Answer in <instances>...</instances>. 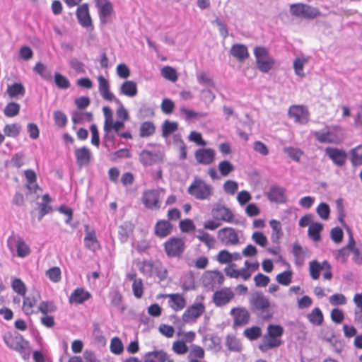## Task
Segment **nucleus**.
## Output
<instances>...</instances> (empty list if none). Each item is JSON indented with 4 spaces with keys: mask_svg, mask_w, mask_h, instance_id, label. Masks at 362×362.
I'll list each match as a JSON object with an SVG mask.
<instances>
[{
    "mask_svg": "<svg viewBox=\"0 0 362 362\" xmlns=\"http://www.w3.org/2000/svg\"><path fill=\"white\" fill-rule=\"evenodd\" d=\"M325 151L327 155L336 165L342 166L345 164L346 160V153L344 151L335 148L327 147L325 149Z\"/></svg>",
    "mask_w": 362,
    "mask_h": 362,
    "instance_id": "nucleus-27",
    "label": "nucleus"
},
{
    "mask_svg": "<svg viewBox=\"0 0 362 362\" xmlns=\"http://www.w3.org/2000/svg\"><path fill=\"white\" fill-rule=\"evenodd\" d=\"M95 4L100 23L106 24L110 22L111 16L114 13V8L111 1L110 0H95Z\"/></svg>",
    "mask_w": 362,
    "mask_h": 362,
    "instance_id": "nucleus-16",
    "label": "nucleus"
},
{
    "mask_svg": "<svg viewBox=\"0 0 362 362\" xmlns=\"http://www.w3.org/2000/svg\"><path fill=\"white\" fill-rule=\"evenodd\" d=\"M187 193L197 200H209L214 194V189L204 180L195 177L187 188Z\"/></svg>",
    "mask_w": 362,
    "mask_h": 362,
    "instance_id": "nucleus-2",
    "label": "nucleus"
},
{
    "mask_svg": "<svg viewBox=\"0 0 362 362\" xmlns=\"http://www.w3.org/2000/svg\"><path fill=\"white\" fill-rule=\"evenodd\" d=\"M164 251L168 257H180L185 250V241L183 238L173 236L163 243Z\"/></svg>",
    "mask_w": 362,
    "mask_h": 362,
    "instance_id": "nucleus-6",
    "label": "nucleus"
},
{
    "mask_svg": "<svg viewBox=\"0 0 362 362\" xmlns=\"http://www.w3.org/2000/svg\"><path fill=\"white\" fill-rule=\"evenodd\" d=\"M269 223L273 230L271 238L273 242H277L283 234L281 223L276 220H272Z\"/></svg>",
    "mask_w": 362,
    "mask_h": 362,
    "instance_id": "nucleus-54",
    "label": "nucleus"
},
{
    "mask_svg": "<svg viewBox=\"0 0 362 362\" xmlns=\"http://www.w3.org/2000/svg\"><path fill=\"white\" fill-rule=\"evenodd\" d=\"M293 278V272L291 270H286L276 276V281L283 286H288Z\"/></svg>",
    "mask_w": 362,
    "mask_h": 362,
    "instance_id": "nucleus-50",
    "label": "nucleus"
},
{
    "mask_svg": "<svg viewBox=\"0 0 362 362\" xmlns=\"http://www.w3.org/2000/svg\"><path fill=\"white\" fill-rule=\"evenodd\" d=\"M178 128V124L176 122L165 121L162 127V136L164 137L168 136L172 133L175 132Z\"/></svg>",
    "mask_w": 362,
    "mask_h": 362,
    "instance_id": "nucleus-61",
    "label": "nucleus"
},
{
    "mask_svg": "<svg viewBox=\"0 0 362 362\" xmlns=\"http://www.w3.org/2000/svg\"><path fill=\"white\" fill-rule=\"evenodd\" d=\"M75 156L78 166L87 165L90 161L91 153L90 150L86 147H81L75 150Z\"/></svg>",
    "mask_w": 362,
    "mask_h": 362,
    "instance_id": "nucleus-29",
    "label": "nucleus"
},
{
    "mask_svg": "<svg viewBox=\"0 0 362 362\" xmlns=\"http://www.w3.org/2000/svg\"><path fill=\"white\" fill-rule=\"evenodd\" d=\"M194 157L198 163L210 165L215 159V151L211 148H199L195 151Z\"/></svg>",
    "mask_w": 362,
    "mask_h": 362,
    "instance_id": "nucleus-25",
    "label": "nucleus"
},
{
    "mask_svg": "<svg viewBox=\"0 0 362 362\" xmlns=\"http://www.w3.org/2000/svg\"><path fill=\"white\" fill-rule=\"evenodd\" d=\"M6 93L11 98L17 96H23L25 95V88L21 83H14L12 85H8L7 87Z\"/></svg>",
    "mask_w": 362,
    "mask_h": 362,
    "instance_id": "nucleus-42",
    "label": "nucleus"
},
{
    "mask_svg": "<svg viewBox=\"0 0 362 362\" xmlns=\"http://www.w3.org/2000/svg\"><path fill=\"white\" fill-rule=\"evenodd\" d=\"M160 297L168 299V305L175 312L182 310L187 305V299L182 293L162 294Z\"/></svg>",
    "mask_w": 362,
    "mask_h": 362,
    "instance_id": "nucleus-19",
    "label": "nucleus"
},
{
    "mask_svg": "<svg viewBox=\"0 0 362 362\" xmlns=\"http://www.w3.org/2000/svg\"><path fill=\"white\" fill-rule=\"evenodd\" d=\"M254 308L259 311V315L264 320H269L272 317V313L269 310L270 303L262 294H257L251 301Z\"/></svg>",
    "mask_w": 362,
    "mask_h": 362,
    "instance_id": "nucleus-14",
    "label": "nucleus"
},
{
    "mask_svg": "<svg viewBox=\"0 0 362 362\" xmlns=\"http://www.w3.org/2000/svg\"><path fill=\"white\" fill-rule=\"evenodd\" d=\"M156 127L152 122H144L141 124L139 130L141 137H148L155 133Z\"/></svg>",
    "mask_w": 362,
    "mask_h": 362,
    "instance_id": "nucleus-45",
    "label": "nucleus"
},
{
    "mask_svg": "<svg viewBox=\"0 0 362 362\" xmlns=\"http://www.w3.org/2000/svg\"><path fill=\"white\" fill-rule=\"evenodd\" d=\"M309 322L314 325H321L323 322L324 317L321 310L319 308H314L307 315Z\"/></svg>",
    "mask_w": 362,
    "mask_h": 362,
    "instance_id": "nucleus-43",
    "label": "nucleus"
},
{
    "mask_svg": "<svg viewBox=\"0 0 362 362\" xmlns=\"http://www.w3.org/2000/svg\"><path fill=\"white\" fill-rule=\"evenodd\" d=\"M139 160L145 166L153 165L155 161V155L147 150H144L139 154Z\"/></svg>",
    "mask_w": 362,
    "mask_h": 362,
    "instance_id": "nucleus-51",
    "label": "nucleus"
},
{
    "mask_svg": "<svg viewBox=\"0 0 362 362\" xmlns=\"http://www.w3.org/2000/svg\"><path fill=\"white\" fill-rule=\"evenodd\" d=\"M308 250L303 249L298 243H294L292 252L295 257V263L302 265L304 262Z\"/></svg>",
    "mask_w": 362,
    "mask_h": 362,
    "instance_id": "nucleus-38",
    "label": "nucleus"
},
{
    "mask_svg": "<svg viewBox=\"0 0 362 362\" xmlns=\"http://www.w3.org/2000/svg\"><path fill=\"white\" fill-rule=\"evenodd\" d=\"M234 296V293L230 288L224 287L214 293L213 302L216 306L221 307L228 304Z\"/></svg>",
    "mask_w": 362,
    "mask_h": 362,
    "instance_id": "nucleus-21",
    "label": "nucleus"
},
{
    "mask_svg": "<svg viewBox=\"0 0 362 362\" xmlns=\"http://www.w3.org/2000/svg\"><path fill=\"white\" fill-rule=\"evenodd\" d=\"M243 334L248 339L251 341L256 340L261 337L262 329L258 326H252L245 329Z\"/></svg>",
    "mask_w": 362,
    "mask_h": 362,
    "instance_id": "nucleus-49",
    "label": "nucleus"
},
{
    "mask_svg": "<svg viewBox=\"0 0 362 362\" xmlns=\"http://www.w3.org/2000/svg\"><path fill=\"white\" fill-rule=\"evenodd\" d=\"M57 307L52 300L41 301L37 306V311L42 315H47L54 313Z\"/></svg>",
    "mask_w": 362,
    "mask_h": 362,
    "instance_id": "nucleus-41",
    "label": "nucleus"
},
{
    "mask_svg": "<svg viewBox=\"0 0 362 362\" xmlns=\"http://www.w3.org/2000/svg\"><path fill=\"white\" fill-rule=\"evenodd\" d=\"M119 94L133 98L138 93L136 83L133 81H125L120 86Z\"/></svg>",
    "mask_w": 362,
    "mask_h": 362,
    "instance_id": "nucleus-33",
    "label": "nucleus"
},
{
    "mask_svg": "<svg viewBox=\"0 0 362 362\" xmlns=\"http://www.w3.org/2000/svg\"><path fill=\"white\" fill-rule=\"evenodd\" d=\"M163 189H147L142 193L141 201L146 208L151 210H159L161 207L162 199L160 192Z\"/></svg>",
    "mask_w": 362,
    "mask_h": 362,
    "instance_id": "nucleus-11",
    "label": "nucleus"
},
{
    "mask_svg": "<svg viewBox=\"0 0 362 362\" xmlns=\"http://www.w3.org/2000/svg\"><path fill=\"white\" fill-rule=\"evenodd\" d=\"M321 271H324L323 277L325 279H332V267L327 260L323 261L322 263L317 260H313L309 262V273L313 280H317L320 278Z\"/></svg>",
    "mask_w": 362,
    "mask_h": 362,
    "instance_id": "nucleus-8",
    "label": "nucleus"
},
{
    "mask_svg": "<svg viewBox=\"0 0 362 362\" xmlns=\"http://www.w3.org/2000/svg\"><path fill=\"white\" fill-rule=\"evenodd\" d=\"M288 115L295 122L305 124L309 121L310 112L304 105H293L289 107Z\"/></svg>",
    "mask_w": 362,
    "mask_h": 362,
    "instance_id": "nucleus-17",
    "label": "nucleus"
},
{
    "mask_svg": "<svg viewBox=\"0 0 362 362\" xmlns=\"http://www.w3.org/2000/svg\"><path fill=\"white\" fill-rule=\"evenodd\" d=\"M205 311L204 303L202 302L194 303L184 311L182 315V320L185 324H194Z\"/></svg>",
    "mask_w": 362,
    "mask_h": 362,
    "instance_id": "nucleus-9",
    "label": "nucleus"
},
{
    "mask_svg": "<svg viewBox=\"0 0 362 362\" xmlns=\"http://www.w3.org/2000/svg\"><path fill=\"white\" fill-rule=\"evenodd\" d=\"M204 288L208 291H214L220 288L225 281L222 272L218 269L205 271L201 278Z\"/></svg>",
    "mask_w": 362,
    "mask_h": 362,
    "instance_id": "nucleus-3",
    "label": "nucleus"
},
{
    "mask_svg": "<svg viewBox=\"0 0 362 362\" xmlns=\"http://www.w3.org/2000/svg\"><path fill=\"white\" fill-rule=\"evenodd\" d=\"M54 82L56 86L61 89H67L70 87L69 79L59 73L54 74Z\"/></svg>",
    "mask_w": 362,
    "mask_h": 362,
    "instance_id": "nucleus-63",
    "label": "nucleus"
},
{
    "mask_svg": "<svg viewBox=\"0 0 362 362\" xmlns=\"http://www.w3.org/2000/svg\"><path fill=\"white\" fill-rule=\"evenodd\" d=\"M172 350L178 355H183L187 353L188 346L184 341L177 340L173 343Z\"/></svg>",
    "mask_w": 362,
    "mask_h": 362,
    "instance_id": "nucleus-64",
    "label": "nucleus"
},
{
    "mask_svg": "<svg viewBox=\"0 0 362 362\" xmlns=\"http://www.w3.org/2000/svg\"><path fill=\"white\" fill-rule=\"evenodd\" d=\"M161 74L165 79L172 82L177 81L178 76L176 70L170 66H164L161 69Z\"/></svg>",
    "mask_w": 362,
    "mask_h": 362,
    "instance_id": "nucleus-58",
    "label": "nucleus"
},
{
    "mask_svg": "<svg viewBox=\"0 0 362 362\" xmlns=\"http://www.w3.org/2000/svg\"><path fill=\"white\" fill-rule=\"evenodd\" d=\"M21 106L18 103H8L4 110V115L8 117H13L19 114Z\"/></svg>",
    "mask_w": 362,
    "mask_h": 362,
    "instance_id": "nucleus-53",
    "label": "nucleus"
},
{
    "mask_svg": "<svg viewBox=\"0 0 362 362\" xmlns=\"http://www.w3.org/2000/svg\"><path fill=\"white\" fill-rule=\"evenodd\" d=\"M7 245L13 252L16 251L19 257H25L30 254V248L24 240L18 235H11L7 240Z\"/></svg>",
    "mask_w": 362,
    "mask_h": 362,
    "instance_id": "nucleus-12",
    "label": "nucleus"
},
{
    "mask_svg": "<svg viewBox=\"0 0 362 362\" xmlns=\"http://www.w3.org/2000/svg\"><path fill=\"white\" fill-rule=\"evenodd\" d=\"M24 175L27 181L26 187L30 192L36 193L37 189L41 190L38 185L36 183L37 175L33 170H25L24 171Z\"/></svg>",
    "mask_w": 362,
    "mask_h": 362,
    "instance_id": "nucleus-35",
    "label": "nucleus"
},
{
    "mask_svg": "<svg viewBox=\"0 0 362 362\" xmlns=\"http://www.w3.org/2000/svg\"><path fill=\"white\" fill-rule=\"evenodd\" d=\"M214 217L218 221H223L226 223H234L235 217L228 208L221 206L212 210Z\"/></svg>",
    "mask_w": 362,
    "mask_h": 362,
    "instance_id": "nucleus-26",
    "label": "nucleus"
},
{
    "mask_svg": "<svg viewBox=\"0 0 362 362\" xmlns=\"http://www.w3.org/2000/svg\"><path fill=\"white\" fill-rule=\"evenodd\" d=\"M98 83L99 93L105 100L115 101L120 105V107L117 110L116 114L119 119L123 121L129 119V114L125 107L122 105L121 102L115 97L114 94L110 90V84L109 81L103 75H99L97 77Z\"/></svg>",
    "mask_w": 362,
    "mask_h": 362,
    "instance_id": "nucleus-1",
    "label": "nucleus"
},
{
    "mask_svg": "<svg viewBox=\"0 0 362 362\" xmlns=\"http://www.w3.org/2000/svg\"><path fill=\"white\" fill-rule=\"evenodd\" d=\"M140 271L144 274L156 275L160 281L165 280L168 276L167 269L159 261L154 262L151 260H144Z\"/></svg>",
    "mask_w": 362,
    "mask_h": 362,
    "instance_id": "nucleus-7",
    "label": "nucleus"
},
{
    "mask_svg": "<svg viewBox=\"0 0 362 362\" xmlns=\"http://www.w3.org/2000/svg\"><path fill=\"white\" fill-rule=\"evenodd\" d=\"M291 14L296 18L312 20L321 16L318 8L304 3H295L290 5Z\"/></svg>",
    "mask_w": 362,
    "mask_h": 362,
    "instance_id": "nucleus-4",
    "label": "nucleus"
},
{
    "mask_svg": "<svg viewBox=\"0 0 362 362\" xmlns=\"http://www.w3.org/2000/svg\"><path fill=\"white\" fill-rule=\"evenodd\" d=\"M308 62V59L306 57H298L295 59L293 62V69L295 74L303 78L305 76V73L303 72L304 66Z\"/></svg>",
    "mask_w": 362,
    "mask_h": 362,
    "instance_id": "nucleus-46",
    "label": "nucleus"
},
{
    "mask_svg": "<svg viewBox=\"0 0 362 362\" xmlns=\"http://www.w3.org/2000/svg\"><path fill=\"white\" fill-rule=\"evenodd\" d=\"M46 276L53 283H58L62 279V272L59 267H53L46 271Z\"/></svg>",
    "mask_w": 362,
    "mask_h": 362,
    "instance_id": "nucleus-56",
    "label": "nucleus"
},
{
    "mask_svg": "<svg viewBox=\"0 0 362 362\" xmlns=\"http://www.w3.org/2000/svg\"><path fill=\"white\" fill-rule=\"evenodd\" d=\"M144 358V362H165L167 353L163 349L155 350L146 353Z\"/></svg>",
    "mask_w": 362,
    "mask_h": 362,
    "instance_id": "nucleus-34",
    "label": "nucleus"
},
{
    "mask_svg": "<svg viewBox=\"0 0 362 362\" xmlns=\"http://www.w3.org/2000/svg\"><path fill=\"white\" fill-rule=\"evenodd\" d=\"M351 161L354 165L362 164V146L359 145L351 151Z\"/></svg>",
    "mask_w": 362,
    "mask_h": 362,
    "instance_id": "nucleus-60",
    "label": "nucleus"
},
{
    "mask_svg": "<svg viewBox=\"0 0 362 362\" xmlns=\"http://www.w3.org/2000/svg\"><path fill=\"white\" fill-rule=\"evenodd\" d=\"M218 168L220 174L223 177L228 176L230 173H232L235 170L234 165L228 160L221 161L218 163Z\"/></svg>",
    "mask_w": 362,
    "mask_h": 362,
    "instance_id": "nucleus-62",
    "label": "nucleus"
},
{
    "mask_svg": "<svg viewBox=\"0 0 362 362\" xmlns=\"http://www.w3.org/2000/svg\"><path fill=\"white\" fill-rule=\"evenodd\" d=\"M84 244L86 248L92 251H96L100 249V244L97 239L94 230L86 231Z\"/></svg>",
    "mask_w": 362,
    "mask_h": 362,
    "instance_id": "nucleus-30",
    "label": "nucleus"
},
{
    "mask_svg": "<svg viewBox=\"0 0 362 362\" xmlns=\"http://www.w3.org/2000/svg\"><path fill=\"white\" fill-rule=\"evenodd\" d=\"M110 349L112 353L116 355H119L123 352L124 346L119 337H115L111 339Z\"/></svg>",
    "mask_w": 362,
    "mask_h": 362,
    "instance_id": "nucleus-59",
    "label": "nucleus"
},
{
    "mask_svg": "<svg viewBox=\"0 0 362 362\" xmlns=\"http://www.w3.org/2000/svg\"><path fill=\"white\" fill-rule=\"evenodd\" d=\"M226 344L228 349L233 351H240L242 345L240 340L235 336H228L226 338Z\"/></svg>",
    "mask_w": 362,
    "mask_h": 362,
    "instance_id": "nucleus-55",
    "label": "nucleus"
},
{
    "mask_svg": "<svg viewBox=\"0 0 362 362\" xmlns=\"http://www.w3.org/2000/svg\"><path fill=\"white\" fill-rule=\"evenodd\" d=\"M242 259L240 253L235 252L231 253L228 250H220L216 255V260L220 264H230L233 262L239 261Z\"/></svg>",
    "mask_w": 362,
    "mask_h": 362,
    "instance_id": "nucleus-24",
    "label": "nucleus"
},
{
    "mask_svg": "<svg viewBox=\"0 0 362 362\" xmlns=\"http://www.w3.org/2000/svg\"><path fill=\"white\" fill-rule=\"evenodd\" d=\"M314 135L317 140L321 143L338 144L341 142L344 136L339 127H333L326 132H315Z\"/></svg>",
    "mask_w": 362,
    "mask_h": 362,
    "instance_id": "nucleus-10",
    "label": "nucleus"
},
{
    "mask_svg": "<svg viewBox=\"0 0 362 362\" xmlns=\"http://www.w3.org/2000/svg\"><path fill=\"white\" fill-rule=\"evenodd\" d=\"M322 225L320 223H313L310 225L308 228V235L314 241H319L320 240V232L322 230Z\"/></svg>",
    "mask_w": 362,
    "mask_h": 362,
    "instance_id": "nucleus-47",
    "label": "nucleus"
},
{
    "mask_svg": "<svg viewBox=\"0 0 362 362\" xmlns=\"http://www.w3.org/2000/svg\"><path fill=\"white\" fill-rule=\"evenodd\" d=\"M205 357L204 349L197 344H192L187 356L188 361L204 359Z\"/></svg>",
    "mask_w": 362,
    "mask_h": 362,
    "instance_id": "nucleus-39",
    "label": "nucleus"
},
{
    "mask_svg": "<svg viewBox=\"0 0 362 362\" xmlns=\"http://www.w3.org/2000/svg\"><path fill=\"white\" fill-rule=\"evenodd\" d=\"M4 340L9 348L20 353L25 352L29 347L28 342L20 334L8 332L4 336Z\"/></svg>",
    "mask_w": 362,
    "mask_h": 362,
    "instance_id": "nucleus-15",
    "label": "nucleus"
},
{
    "mask_svg": "<svg viewBox=\"0 0 362 362\" xmlns=\"http://www.w3.org/2000/svg\"><path fill=\"white\" fill-rule=\"evenodd\" d=\"M76 14L78 21L81 26L84 28L93 26L88 4L85 3L79 6L76 10Z\"/></svg>",
    "mask_w": 362,
    "mask_h": 362,
    "instance_id": "nucleus-23",
    "label": "nucleus"
},
{
    "mask_svg": "<svg viewBox=\"0 0 362 362\" xmlns=\"http://www.w3.org/2000/svg\"><path fill=\"white\" fill-rule=\"evenodd\" d=\"M91 297L89 292L82 288H76L69 296L70 303L81 304Z\"/></svg>",
    "mask_w": 362,
    "mask_h": 362,
    "instance_id": "nucleus-31",
    "label": "nucleus"
},
{
    "mask_svg": "<svg viewBox=\"0 0 362 362\" xmlns=\"http://www.w3.org/2000/svg\"><path fill=\"white\" fill-rule=\"evenodd\" d=\"M230 315L233 320V327L234 329L246 325L250 319V312L243 307L233 308L230 310Z\"/></svg>",
    "mask_w": 362,
    "mask_h": 362,
    "instance_id": "nucleus-18",
    "label": "nucleus"
},
{
    "mask_svg": "<svg viewBox=\"0 0 362 362\" xmlns=\"http://www.w3.org/2000/svg\"><path fill=\"white\" fill-rule=\"evenodd\" d=\"M132 231L133 228L130 223H124L120 225L118 228V236L120 241L122 243L126 242Z\"/></svg>",
    "mask_w": 362,
    "mask_h": 362,
    "instance_id": "nucleus-44",
    "label": "nucleus"
},
{
    "mask_svg": "<svg viewBox=\"0 0 362 362\" xmlns=\"http://www.w3.org/2000/svg\"><path fill=\"white\" fill-rule=\"evenodd\" d=\"M33 69L44 79L50 80L52 78L50 71L48 70L47 67L40 62L36 63Z\"/></svg>",
    "mask_w": 362,
    "mask_h": 362,
    "instance_id": "nucleus-57",
    "label": "nucleus"
},
{
    "mask_svg": "<svg viewBox=\"0 0 362 362\" xmlns=\"http://www.w3.org/2000/svg\"><path fill=\"white\" fill-rule=\"evenodd\" d=\"M197 238L204 243L209 250L214 249L216 247V238L212 235L203 230H199Z\"/></svg>",
    "mask_w": 362,
    "mask_h": 362,
    "instance_id": "nucleus-36",
    "label": "nucleus"
},
{
    "mask_svg": "<svg viewBox=\"0 0 362 362\" xmlns=\"http://www.w3.org/2000/svg\"><path fill=\"white\" fill-rule=\"evenodd\" d=\"M173 224L166 219H158L153 227V233L156 237L163 239L169 236L173 230Z\"/></svg>",
    "mask_w": 362,
    "mask_h": 362,
    "instance_id": "nucleus-20",
    "label": "nucleus"
},
{
    "mask_svg": "<svg viewBox=\"0 0 362 362\" xmlns=\"http://www.w3.org/2000/svg\"><path fill=\"white\" fill-rule=\"evenodd\" d=\"M40 297L39 294H30L23 297L22 310L25 315L30 316L37 313L35 308L37 305Z\"/></svg>",
    "mask_w": 362,
    "mask_h": 362,
    "instance_id": "nucleus-22",
    "label": "nucleus"
},
{
    "mask_svg": "<svg viewBox=\"0 0 362 362\" xmlns=\"http://www.w3.org/2000/svg\"><path fill=\"white\" fill-rule=\"evenodd\" d=\"M13 290L21 296H25L27 291V288L25 283L18 278H15L11 283Z\"/></svg>",
    "mask_w": 362,
    "mask_h": 362,
    "instance_id": "nucleus-52",
    "label": "nucleus"
},
{
    "mask_svg": "<svg viewBox=\"0 0 362 362\" xmlns=\"http://www.w3.org/2000/svg\"><path fill=\"white\" fill-rule=\"evenodd\" d=\"M283 343L281 339L272 338L271 337L265 334L263 337L262 341L259 345V349L262 352H266L269 349L279 347Z\"/></svg>",
    "mask_w": 362,
    "mask_h": 362,
    "instance_id": "nucleus-32",
    "label": "nucleus"
},
{
    "mask_svg": "<svg viewBox=\"0 0 362 362\" xmlns=\"http://www.w3.org/2000/svg\"><path fill=\"white\" fill-rule=\"evenodd\" d=\"M257 69L263 73H268L274 66L275 60L269 55L268 49L258 46L254 49Z\"/></svg>",
    "mask_w": 362,
    "mask_h": 362,
    "instance_id": "nucleus-5",
    "label": "nucleus"
},
{
    "mask_svg": "<svg viewBox=\"0 0 362 362\" xmlns=\"http://www.w3.org/2000/svg\"><path fill=\"white\" fill-rule=\"evenodd\" d=\"M267 197L271 202H284L286 200L285 189L280 187H272Z\"/></svg>",
    "mask_w": 362,
    "mask_h": 362,
    "instance_id": "nucleus-37",
    "label": "nucleus"
},
{
    "mask_svg": "<svg viewBox=\"0 0 362 362\" xmlns=\"http://www.w3.org/2000/svg\"><path fill=\"white\" fill-rule=\"evenodd\" d=\"M21 131V126L18 123L8 124L4 127L3 134L7 137L16 138L19 136Z\"/></svg>",
    "mask_w": 362,
    "mask_h": 362,
    "instance_id": "nucleus-40",
    "label": "nucleus"
},
{
    "mask_svg": "<svg viewBox=\"0 0 362 362\" xmlns=\"http://www.w3.org/2000/svg\"><path fill=\"white\" fill-rule=\"evenodd\" d=\"M219 241L225 246H235L240 243L238 231L232 227H224L217 232Z\"/></svg>",
    "mask_w": 362,
    "mask_h": 362,
    "instance_id": "nucleus-13",
    "label": "nucleus"
},
{
    "mask_svg": "<svg viewBox=\"0 0 362 362\" xmlns=\"http://www.w3.org/2000/svg\"><path fill=\"white\" fill-rule=\"evenodd\" d=\"M230 54L240 62H244L250 56L247 47L242 44L233 45L230 49Z\"/></svg>",
    "mask_w": 362,
    "mask_h": 362,
    "instance_id": "nucleus-28",
    "label": "nucleus"
},
{
    "mask_svg": "<svg viewBox=\"0 0 362 362\" xmlns=\"http://www.w3.org/2000/svg\"><path fill=\"white\" fill-rule=\"evenodd\" d=\"M284 334V328L281 325L270 324L267 327V332L266 334L271 337L272 338H276L277 339H281V337Z\"/></svg>",
    "mask_w": 362,
    "mask_h": 362,
    "instance_id": "nucleus-48",
    "label": "nucleus"
}]
</instances>
